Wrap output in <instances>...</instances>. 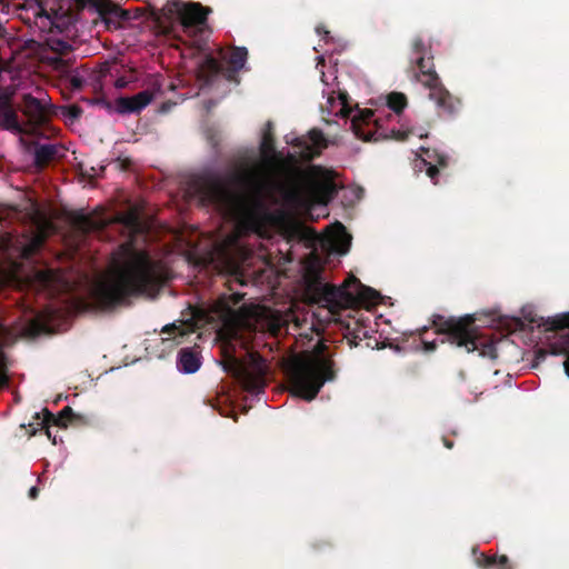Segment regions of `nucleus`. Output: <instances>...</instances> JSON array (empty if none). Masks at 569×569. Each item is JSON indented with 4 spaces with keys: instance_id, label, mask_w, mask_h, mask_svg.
I'll return each mask as SVG.
<instances>
[{
    "instance_id": "f257e3e1",
    "label": "nucleus",
    "mask_w": 569,
    "mask_h": 569,
    "mask_svg": "<svg viewBox=\"0 0 569 569\" xmlns=\"http://www.w3.org/2000/svg\"><path fill=\"white\" fill-rule=\"evenodd\" d=\"M191 189L202 204L251 222H258L264 213L266 198L272 203H281L288 211H298L309 208L312 201L326 204L336 193L331 181H312L305 187L301 172L280 181L262 178L256 168L237 171L226 178L200 176L193 179Z\"/></svg>"
},
{
    "instance_id": "f03ea898",
    "label": "nucleus",
    "mask_w": 569,
    "mask_h": 569,
    "mask_svg": "<svg viewBox=\"0 0 569 569\" xmlns=\"http://www.w3.org/2000/svg\"><path fill=\"white\" fill-rule=\"evenodd\" d=\"M163 282L162 266L132 241L119 246L113 257L112 276L99 281L91 291L93 305L111 310L129 297L150 295Z\"/></svg>"
},
{
    "instance_id": "7ed1b4c3",
    "label": "nucleus",
    "mask_w": 569,
    "mask_h": 569,
    "mask_svg": "<svg viewBox=\"0 0 569 569\" xmlns=\"http://www.w3.org/2000/svg\"><path fill=\"white\" fill-rule=\"evenodd\" d=\"M308 290L317 302L332 312L357 303H375L380 296L375 289L363 286L355 276H349L341 286L322 283L321 272L317 269L309 271Z\"/></svg>"
},
{
    "instance_id": "20e7f679",
    "label": "nucleus",
    "mask_w": 569,
    "mask_h": 569,
    "mask_svg": "<svg viewBox=\"0 0 569 569\" xmlns=\"http://www.w3.org/2000/svg\"><path fill=\"white\" fill-rule=\"evenodd\" d=\"M325 346L319 343L317 355L295 359L287 370L292 392L307 400H313L326 381L336 378L333 360L322 355Z\"/></svg>"
},
{
    "instance_id": "39448f33",
    "label": "nucleus",
    "mask_w": 569,
    "mask_h": 569,
    "mask_svg": "<svg viewBox=\"0 0 569 569\" xmlns=\"http://www.w3.org/2000/svg\"><path fill=\"white\" fill-rule=\"evenodd\" d=\"M236 343L242 346L239 339L230 340L222 347L221 365L223 370L233 377L244 390L258 393L266 386L268 367L264 359L252 350L246 351V359L236 355Z\"/></svg>"
},
{
    "instance_id": "423d86ee",
    "label": "nucleus",
    "mask_w": 569,
    "mask_h": 569,
    "mask_svg": "<svg viewBox=\"0 0 569 569\" xmlns=\"http://www.w3.org/2000/svg\"><path fill=\"white\" fill-rule=\"evenodd\" d=\"M219 57L228 63L224 68L213 56L207 54L199 63L197 70L198 80L203 86H210L219 74H223L228 80H232L244 66L248 58V50L244 47H234L230 52L220 48Z\"/></svg>"
},
{
    "instance_id": "0eeeda50",
    "label": "nucleus",
    "mask_w": 569,
    "mask_h": 569,
    "mask_svg": "<svg viewBox=\"0 0 569 569\" xmlns=\"http://www.w3.org/2000/svg\"><path fill=\"white\" fill-rule=\"evenodd\" d=\"M432 325L437 328L438 333L447 336L450 343L466 348L467 352H472L479 348L475 319L471 316L457 319L435 315Z\"/></svg>"
},
{
    "instance_id": "6e6552de",
    "label": "nucleus",
    "mask_w": 569,
    "mask_h": 569,
    "mask_svg": "<svg viewBox=\"0 0 569 569\" xmlns=\"http://www.w3.org/2000/svg\"><path fill=\"white\" fill-rule=\"evenodd\" d=\"M38 96L23 93L21 97V111L30 124L40 127L49 120L48 94L41 88H37Z\"/></svg>"
},
{
    "instance_id": "1a4fd4ad",
    "label": "nucleus",
    "mask_w": 569,
    "mask_h": 569,
    "mask_svg": "<svg viewBox=\"0 0 569 569\" xmlns=\"http://www.w3.org/2000/svg\"><path fill=\"white\" fill-rule=\"evenodd\" d=\"M243 295L239 292L223 293L212 303L209 310V321H219L224 326L237 321L239 313L236 307L242 301Z\"/></svg>"
},
{
    "instance_id": "9d476101",
    "label": "nucleus",
    "mask_w": 569,
    "mask_h": 569,
    "mask_svg": "<svg viewBox=\"0 0 569 569\" xmlns=\"http://www.w3.org/2000/svg\"><path fill=\"white\" fill-rule=\"evenodd\" d=\"M428 90L429 99L436 104L439 117L455 118L459 114L462 108L461 99L453 96L442 82L428 88Z\"/></svg>"
},
{
    "instance_id": "9b49d317",
    "label": "nucleus",
    "mask_w": 569,
    "mask_h": 569,
    "mask_svg": "<svg viewBox=\"0 0 569 569\" xmlns=\"http://www.w3.org/2000/svg\"><path fill=\"white\" fill-rule=\"evenodd\" d=\"M379 120L375 118V112L371 109H358L351 117V130L357 138L363 141L379 140L387 136L379 132Z\"/></svg>"
},
{
    "instance_id": "f8f14e48",
    "label": "nucleus",
    "mask_w": 569,
    "mask_h": 569,
    "mask_svg": "<svg viewBox=\"0 0 569 569\" xmlns=\"http://www.w3.org/2000/svg\"><path fill=\"white\" fill-rule=\"evenodd\" d=\"M547 331H561L569 329V312L547 318L543 323ZM553 355H565L563 367L569 377V332L562 335L560 339L550 345Z\"/></svg>"
},
{
    "instance_id": "ddd939ff",
    "label": "nucleus",
    "mask_w": 569,
    "mask_h": 569,
    "mask_svg": "<svg viewBox=\"0 0 569 569\" xmlns=\"http://www.w3.org/2000/svg\"><path fill=\"white\" fill-rule=\"evenodd\" d=\"M33 419L37 420L38 426L42 427L53 423L54 426L66 428L68 423L88 422L84 416L73 412L69 406L64 407L57 417L44 408L41 412H36Z\"/></svg>"
},
{
    "instance_id": "4468645a",
    "label": "nucleus",
    "mask_w": 569,
    "mask_h": 569,
    "mask_svg": "<svg viewBox=\"0 0 569 569\" xmlns=\"http://www.w3.org/2000/svg\"><path fill=\"white\" fill-rule=\"evenodd\" d=\"M47 48L57 56L51 58V64L54 69L64 71L71 67L72 60L68 57L72 50V44L57 36H49L44 41Z\"/></svg>"
},
{
    "instance_id": "2eb2a0df",
    "label": "nucleus",
    "mask_w": 569,
    "mask_h": 569,
    "mask_svg": "<svg viewBox=\"0 0 569 569\" xmlns=\"http://www.w3.org/2000/svg\"><path fill=\"white\" fill-rule=\"evenodd\" d=\"M210 11L199 2L184 3L178 9V19L184 30H188L206 24Z\"/></svg>"
},
{
    "instance_id": "dca6fc26",
    "label": "nucleus",
    "mask_w": 569,
    "mask_h": 569,
    "mask_svg": "<svg viewBox=\"0 0 569 569\" xmlns=\"http://www.w3.org/2000/svg\"><path fill=\"white\" fill-rule=\"evenodd\" d=\"M411 63H415L418 69V72L415 74L417 81H419L425 88L428 89L441 82V79L435 69L433 57L431 54L411 59Z\"/></svg>"
},
{
    "instance_id": "f3484780",
    "label": "nucleus",
    "mask_w": 569,
    "mask_h": 569,
    "mask_svg": "<svg viewBox=\"0 0 569 569\" xmlns=\"http://www.w3.org/2000/svg\"><path fill=\"white\" fill-rule=\"evenodd\" d=\"M64 157V148L59 143H36L33 151V164L38 170H43L52 161Z\"/></svg>"
},
{
    "instance_id": "a211bd4d",
    "label": "nucleus",
    "mask_w": 569,
    "mask_h": 569,
    "mask_svg": "<svg viewBox=\"0 0 569 569\" xmlns=\"http://www.w3.org/2000/svg\"><path fill=\"white\" fill-rule=\"evenodd\" d=\"M153 99L150 90H142L132 97H121L117 100V111L119 113L139 112L146 108Z\"/></svg>"
},
{
    "instance_id": "6ab92c4d",
    "label": "nucleus",
    "mask_w": 569,
    "mask_h": 569,
    "mask_svg": "<svg viewBox=\"0 0 569 569\" xmlns=\"http://www.w3.org/2000/svg\"><path fill=\"white\" fill-rule=\"evenodd\" d=\"M201 365L199 353L191 348H182L178 353L177 367L181 372L194 373Z\"/></svg>"
},
{
    "instance_id": "aec40b11",
    "label": "nucleus",
    "mask_w": 569,
    "mask_h": 569,
    "mask_svg": "<svg viewBox=\"0 0 569 569\" xmlns=\"http://www.w3.org/2000/svg\"><path fill=\"white\" fill-rule=\"evenodd\" d=\"M267 128L263 131L262 140L260 143V153L263 159V161L267 164H272L276 160V144H274V138L272 134V123L269 121L267 122Z\"/></svg>"
},
{
    "instance_id": "412c9836",
    "label": "nucleus",
    "mask_w": 569,
    "mask_h": 569,
    "mask_svg": "<svg viewBox=\"0 0 569 569\" xmlns=\"http://www.w3.org/2000/svg\"><path fill=\"white\" fill-rule=\"evenodd\" d=\"M118 221L131 233L138 234L143 232V223L141 221L138 209L130 208L118 216Z\"/></svg>"
},
{
    "instance_id": "4be33fe9",
    "label": "nucleus",
    "mask_w": 569,
    "mask_h": 569,
    "mask_svg": "<svg viewBox=\"0 0 569 569\" xmlns=\"http://www.w3.org/2000/svg\"><path fill=\"white\" fill-rule=\"evenodd\" d=\"M476 563L481 569H513L509 558L506 555H486L480 553L476 558Z\"/></svg>"
},
{
    "instance_id": "5701e85b",
    "label": "nucleus",
    "mask_w": 569,
    "mask_h": 569,
    "mask_svg": "<svg viewBox=\"0 0 569 569\" xmlns=\"http://www.w3.org/2000/svg\"><path fill=\"white\" fill-rule=\"evenodd\" d=\"M34 281L40 289L56 290L60 282V274L50 268L37 270L34 272Z\"/></svg>"
},
{
    "instance_id": "b1692460",
    "label": "nucleus",
    "mask_w": 569,
    "mask_h": 569,
    "mask_svg": "<svg viewBox=\"0 0 569 569\" xmlns=\"http://www.w3.org/2000/svg\"><path fill=\"white\" fill-rule=\"evenodd\" d=\"M308 139L311 146H308L307 141H300L297 143V146L306 147L307 152L305 153L306 157L312 158L313 156L318 154L319 151L322 148L327 147V142L325 139V136L321 130L319 129H311L308 133Z\"/></svg>"
},
{
    "instance_id": "393cba45",
    "label": "nucleus",
    "mask_w": 569,
    "mask_h": 569,
    "mask_svg": "<svg viewBox=\"0 0 569 569\" xmlns=\"http://www.w3.org/2000/svg\"><path fill=\"white\" fill-rule=\"evenodd\" d=\"M34 23L43 32H52L53 28L60 29L57 21L42 7H38L34 11Z\"/></svg>"
},
{
    "instance_id": "a878e982",
    "label": "nucleus",
    "mask_w": 569,
    "mask_h": 569,
    "mask_svg": "<svg viewBox=\"0 0 569 569\" xmlns=\"http://www.w3.org/2000/svg\"><path fill=\"white\" fill-rule=\"evenodd\" d=\"M0 124L7 130L22 132L21 124L18 120L17 111L13 108L0 111Z\"/></svg>"
},
{
    "instance_id": "bb28decb",
    "label": "nucleus",
    "mask_w": 569,
    "mask_h": 569,
    "mask_svg": "<svg viewBox=\"0 0 569 569\" xmlns=\"http://www.w3.org/2000/svg\"><path fill=\"white\" fill-rule=\"evenodd\" d=\"M387 104L392 111L399 114L406 109L408 100L402 92H391L388 94Z\"/></svg>"
},
{
    "instance_id": "cd10ccee",
    "label": "nucleus",
    "mask_w": 569,
    "mask_h": 569,
    "mask_svg": "<svg viewBox=\"0 0 569 569\" xmlns=\"http://www.w3.org/2000/svg\"><path fill=\"white\" fill-rule=\"evenodd\" d=\"M419 161V164L417 163L416 167L419 168L420 170L422 169V167H426V173L427 176L432 180V182L435 184L438 183V176H439V168L437 164H433L431 161L427 160V159H423L421 158Z\"/></svg>"
},
{
    "instance_id": "c85d7f7f",
    "label": "nucleus",
    "mask_w": 569,
    "mask_h": 569,
    "mask_svg": "<svg viewBox=\"0 0 569 569\" xmlns=\"http://www.w3.org/2000/svg\"><path fill=\"white\" fill-rule=\"evenodd\" d=\"M411 52L413 56H429L430 48L425 43L421 37H416L411 42Z\"/></svg>"
},
{
    "instance_id": "c756f323",
    "label": "nucleus",
    "mask_w": 569,
    "mask_h": 569,
    "mask_svg": "<svg viewBox=\"0 0 569 569\" xmlns=\"http://www.w3.org/2000/svg\"><path fill=\"white\" fill-rule=\"evenodd\" d=\"M8 362L6 355L0 351V390L9 386Z\"/></svg>"
},
{
    "instance_id": "7c9ffc66",
    "label": "nucleus",
    "mask_w": 569,
    "mask_h": 569,
    "mask_svg": "<svg viewBox=\"0 0 569 569\" xmlns=\"http://www.w3.org/2000/svg\"><path fill=\"white\" fill-rule=\"evenodd\" d=\"M162 332L173 335L172 339L176 341L177 345L181 343V338L187 335L182 327H177L173 323L164 326Z\"/></svg>"
},
{
    "instance_id": "2f4dec72",
    "label": "nucleus",
    "mask_w": 569,
    "mask_h": 569,
    "mask_svg": "<svg viewBox=\"0 0 569 569\" xmlns=\"http://www.w3.org/2000/svg\"><path fill=\"white\" fill-rule=\"evenodd\" d=\"M62 114L74 121L81 117L82 109L78 104H68L62 107Z\"/></svg>"
},
{
    "instance_id": "473e14b6",
    "label": "nucleus",
    "mask_w": 569,
    "mask_h": 569,
    "mask_svg": "<svg viewBox=\"0 0 569 569\" xmlns=\"http://www.w3.org/2000/svg\"><path fill=\"white\" fill-rule=\"evenodd\" d=\"M13 91L9 88L0 90V111L13 108L11 100H12Z\"/></svg>"
},
{
    "instance_id": "72a5a7b5",
    "label": "nucleus",
    "mask_w": 569,
    "mask_h": 569,
    "mask_svg": "<svg viewBox=\"0 0 569 569\" xmlns=\"http://www.w3.org/2000/svg\"><path fill=\"white\" fill-rule=\"evenodd\" d=\"M421 150H422V152L426 153V156L429 159L436 160V162H437L436 164L438 166V168H446L448 166V157L447 156L439 154L436 151H432V153H431L429 149H425V148H422Z\"/></svg>"
},
{
    "instance_id": "f704fd0d",
    "label": "nucleus",
    "mask_w": 569,
    "mask_h": 569,
    "mask_svg": "<svg viewBox=\"0 0 569 569\" xmlns=\"http://www.w3.org/2000/svg\"><path fill=\"white\" fill-rule=\"evenodd\" d=\"M340 109L336 112V114L341 116L343 118L350 117L351 109L347 104V99L345 94L340 96Z\"/></svg>"
},
{
    "instance_id": "c9c22d12",
    "label": "nucleus",
    "mask_w": 569,
    "mask_h": 569,
    "mask_svg": "<svg viewBox=\"0 0 569 569\" xmlns=\"http://www.w3.org/2000/svg\"><path fill=\"white\" fill-rule=\"evenodd\" d=\"M78 171L82 177L88 179H93L97 176L94 167L88 168L84 163H78Z\"/></svg>"
},
{
    "instance_id": "e433bc0d",
    "label": "nucleus",
    "mask_w": 569,
    "mask_h": 569,
    "mask_svg": "<svg viewBox=\"0 0 569 569\" xmlns=\"http://www.w3.org/2000/svg\"><path fill=\"white\" fill-rule=\"evenodd\" d=\"M88 101L91 102L92 104H97L108 111L113 110L112 103L109 100H107L104 97H98V98H94V99L88 100Z\"/></svg>"
},
{
    "instance_id": "4c0bfd02",
    "label": "nucleus",
    "mask_w": 569,
    "mask_h": 569,
    "mask_svg": "<svg viewBox=\"0 0 569 569\" xmlns=\"http://www.w3.org/2000/svg\"><path fill=\"white\" fill-rule=\"evenodd\" d=\"M69 83L72 90H80L84 84V80L79 76H71Z\"/></svg>"
},
{
    "instance_id": "58836bf2",
    "label": "nucleus",
    "mask_w": 569,
    "mask_h": 569,
    "mask_svg": "<svg viewBox=\"0 0 569 569\" xmlns=\"http://www.w3.org/2000/svg\"><path fill=\"white\" fill-rule=\"evenodd\" d=\"M50 425H51V423H48V425H46L44 427H42V426H38V425H37V421H36V422H32V423H29V426H30V427H32V429H33V430H32V433H34V432H36V430H37L38 428H40V429H46V433H47L48 438L53 437V433H51V431H50Z\"/></svg>"
},
{
    "instance_id": "ea45409f",
    "label": "nucleus",
    "mask_w": 569,
    "mask_h": 569,
    "mask_svg": "<svg viewBox=\"0 0 569 569\" xmlns=\"http://www.w3.org/2000/svg\"><path fill=\"white\" fill-rule=\"evenodd\" d=\"M78 224L82 229H89L91 227V220L86 216H81L78 218Z\"/></svg>"
},
{
    "instance_id": "a19ab883",
    "label": "nucleus",
    "mask_w": 569,
    "mask_h": 569,
    "mask_svg": "<svg viewBox=\"0 0 569 569\" xmlns=\"http://www.w3.org/2000/svg\"><path fill=\"white\" fill-rule=\"evenodd\" d=\"M391 137L395 138L396 140L403 141V140L407 139L408 133L407 132L391 130Z\"/></svg>"
},
{
    "instance_id": "79ce46f5",
    "label": "nucleus",
    "mask_w": 569,
    "mask_h": 569,
    "mask_svg": "<svg viewBox=\"0 0 569 569\" xmlns=\"http://www.w3.org/2000/svg\"><path fill=\"white\" fill-rule=\"evenodd\" d=\"M101 13L103 14L104 20H106L107 24L109 26L111 21H110V18L107 17V16H111V14L117 16L118 14V9L113 8V9L108 10L107 12L106 11H101Z\"/></svg>"
},
{
    "instance_id": "37998d69",
    "label": "nucleus",
    "mask_w": 569,
    "mask_h": 569,
    "mask_svg": "<svg viewBox=\"0 0 569 569\" xmlns=\"http://www.w3.org/2000/svg\"><path fill=\"white\" fill-rule=\"evenodd\" d=\"M423 343H425V350L426 351H433L437 348V345H436L435 341H431V342L426 341Z\"/></svg>"
},
{
    "instance_id": "c03bdc74",
    "label": "nucleus",
    "mask_w": 569,
    "mask_h": 569,
    "mask_svg": "<svg viewBox=\"0 0 569 569\" xmlns=\"http://www.w3.org/2000/svg\"><path fill=\"white\" fill-rule=\"evenodd\" d=\"M316 31L319 36H323V37H327L329 34V31L326 30V28L323 26H318L316 28Z\"/></svg>"
},
{
    "instance_id": "a18cd8bd",
    "label": "nucleus",
    "mask_w": 569,
    "mask_h": 569,
    "mask_svg": "<svg viewBox=\"0 0 569 569\" xmlns=\"http://www.w3.org/2000/svg\"><path fill=\"white\" fill-rule=\"evenodd\" d=\"M39 495V489L37 487H31L29 490V497L31 499H37Z\"/></svg>"
},
{
    "instance_id": "49530a36",
    "label": "nucleus",
    "mask_w": 569,
    "mask_h": 569,
    "mask_svg": "<svg viewBox=\"0 0 569 569\" xmlns=\"http://www.w3.org/2000/svg\"><path fill=\"white\" fill-rule=\"evenodd\" d=\"M442 443L443 446L447 448V449H452L453 448V441L449 440L448 438L446 437H442Z\"/></svg>"
},
{
    "instance_id": "de8ad7c7",
    "label": "nucleus",
    "mask_w": 569,
    "mask_h": 569,
    "mask_svg": "<svg viewBox=\"0 0 569 569\" xmlns=\"http://www.w3.org/2000/svg\"><path fill=\"white\" fill-rule=\"evenodd\" d=\"M337 226H338V228L340 229V231H341L343 234H346V229H345L343 224H341V223H339V222H338V223H337Z\"/></svg>"
},
{
    "instance_id": "09e8293b",
    "label": "nucleus",
    "mask_w": 569,
    "mask_h": 569,
    "mask_svg": "<svg viewBox=\"0 0 569 569\" xmlns=\"http://www.w3.org/2000/svg\"><path fill=\"white\" fill-rule=\"evenodd\" d=\"M426 331H427V328H426V327H423V328L420 330V333L422 335V333H423V332H426Z\"/></svg>"
},
{
    "instance_id": "8fccbe9b",
    "label": "nucleus",
    "mask_w": 569,
    "mask_h": 569,
    "mask_svg": "<svg viewBox=\"0 0 569 569\" xmlns=\"http://www.w3.org/2000/svg\"><path fill=\"white\" fill-rule=\"evenodd\" d=\"M328 102L332 103L333 102V98H328Z\"/></svg>"
}]
</instances>
